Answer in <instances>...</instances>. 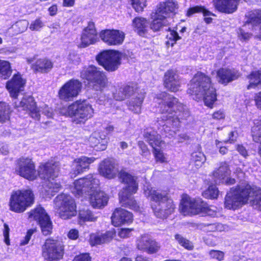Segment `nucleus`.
<instances>
[{
    "label": "nucleus",
    "instance_id": "obj_7",
    "mask_svg": "<svg viewBox=\"0 0 261 261\" xmlns=\"http://www.w3.org/2000/svg\"><path fill=\"white\" fill-rule=\"evenodd\" d=\"M81 76L88 81V88L95 91H102L108 84L107 79L103 71L93 65L83 69L81 72Z\"/></svg>",
    "mask_w": 261,
    "mask_h": 261
},
{
    "label": "nucleus",
    "instance_id": "obj_4",
    "mask_svg": "<svg viewBox=\"0 0 261 261\" xmlns=\"http://www.w3.org/2000/svg\"><path fill=\"white\" fill-rule=\"evenodd\" d=\"M144 193L146 196L150 197L152 200L155 201V203L152 205V208L156 217L166 218L174 212L175 204L165 192L147 187L144 190Z\"/></svg>",
    "mask_w": 261,
    "mask_h": 261
},
{
    "label": "nucleus",
    "instance_id": "obj_16",
    "mask_svg": "<svg viewBox=\"0 0 261 261\" xmlns=\"http://www.w3.org/2000/svg\"><path fill=\"white\" fill-rule=\"evenodd\" d=\"M16 172L26 179L34 180L37 176L35 164L29 158L21 157L17 162Z\"/></svg>",
    "mask_w": 261,
    "mask_h": 261
},
{
    "label": "nucleus",
    "instance_id": "obj_14",
    "mask_svg": "<svg viewBox=\"0 0 261 261\" xmlns=\"http://www.w3.org/2000/svg\"><path fill=\"white\" fill-rule=\"evenodd\" d=\"M64 253L63 245L58 241L48 239L42 246V255L47 261H58Z\"/></svg>",
    "mask_w": 261,
    "mask_h": 261
},
{
    "label": "nucleus",
    "instance_id": "obj_43",
    "mask_svg": "<svg viewBox=\"0 0 261 261\" xmlns=\"http://www.w3.org/2000/svg\"><path fill=\"white\" fill-rule=\"evenodd\" d=\"M133 25L136 28L138 33L140 35H143L145 33L146 28L147 25V20L142 17H136L133 21Z\"/></svg>",
    "mask_w": 261,
    "mask_h": 261
},
{
    "label": "nucleus",
    "instance_id": "obj_61",
    "mask_svg": "<svg viewBox=\"0 0 261 261\" xmlns=\"http://www.w3.org/2000/svg\"><path fill=\"white\" fill-rule=\"evenodd\" d=\"M73 261H91V257L87 253L82 254L76 256Z\"/></svg>",
    "mask_w": 261,
    "mask_h": 261
},
{
    "label": "nucleus",
    "instance_id": "obj_58",
    "mask_svg": "<svg viewBox=\"0 0 261 261\" xmlns=\"http://www.w3.org/2000/svg\"><path fill=\"white\" fill-rule=\"evenodd\" d=\"M36 228L30 229L28 230L27 234L24 237V239L21 241L20 243L21 245H25L27 244L30 240L33 234L36 231Z\"/></svg>",
    "mask_w": 261,
    "mask_h": 261
},
{
    "label": "nucleus",
    "instance_id": "obj_23",
    "mask_svg": "<svg viewBox=\"0 0 261 261\" xmlns=\"http://www.w3.org/2000/svg\"><path fill=\"white\" fill-rule=\"evenodd\" d=\"M112 222L115 226L132 222V214L121 208H117L111 217Z\"/></svg>",
    "mask_w": 261,
    "mask_h": 261
},
{
    "label": "nucleus",
    "instance_id": "obj_63",
    "mask_svg": "<svg viewBox=\"0 0 261 261\" xmlns=\"http://www.w3.org/2000/svg\"><path fill=\"white\" fill-rule=\"evenodd\" d=\"M254 100L257 108L261 110V91L255 94L254 96Z\"/></svg>",
    "mask_w": 261,
    "mask_h": 261
},
{
    "label": "nucleus",
    "instance_id": "obj_37",
    "mask_svg": "<svg viewBox=\"0 0 261 261\" xmlns=\"http://www.w3.org/2000/svg\"><path fill=\"white\" fill-rule=\"evenodd\" d=\"M53 64L49 60L41 59L38 60L35 64L32 66V68L37 72L46 73L53 68Z\"/></svg>",
    "mask_w": 261,
    "mask_h": 261
},
{
    "label": "nucleus",
    "instance_id": "obj_1",
    "mask_svg": "<svg viewBox=\"0 0 261 261\" xmlns=\"http://www.w3.org/2000/svg\"><path fill=\"white\" fill-rule=\"evenodd\" d=\"M156 99L162 115L161 119L165 122L164 126L178 128L181 123L190 116L187 107L172 95L165 92H161L156 94Z\"/></svg>",
    "mask_w": 261,
    "mask_h": 261
},
{
    "label": "nucleus",
    "instance_id": "obj_34",
    "mask_svg": "<svg viewBox=\"0 0 261 261\" xmlns=\"http://www.w3.org/2000/svg\"><path fill=\"white\" fill-rule=\"evenodd\" d=\"M172 21V18H166L156 15L155 18L150 24V28L153 32L160 31L164 27L169 25Z\"/></svg>",
    "mask_w": 261,
    "mask_h": 261
},
{
    "label": "nucleus",
    "instance_id": "obj_24",
    "mask_svg": "<svg viewBox=\"0 0 261 261\" xmlns=\"http://www.w3.org/2000/svg\"><path fill=\"white\" fill-rule=\"evenodd\" d=\"M241 74L235 69L221 68L217 72L218 81L222 84L226 85L230 82L237 80Z\"/></svg>",
    "mask_w": 261,
    "mask_h": 261
},
{
    "label": "nucleus",
    "instance_id": "obj_28",
    "mask_svg": "<svg viewBox=\"0 0 261 261\" xmlns=\"http://www.w3.org/2000/svg\"><path fill=\"white\" fill-rule=\"evenodd\" d=\"M249 23L253 26L254 38L261 41V10L252 11L249 15Z\"/></svg>",
    "mask_w": 261,
    "mask_h": 261
},
{
    "label": "nucleus",
    "instance_id": "obj_12",
    "mask_svg": "<svg viewBox=\"0 0 261 261\" xmlns=\"http://www.w3.org/2000/svg\"><path fill=\"white\" fill-rule=\"evenodd\" d=\"M122 54L115 50H106L96 56V59L98 64L109 72L116 70L120 65Z\"/></svg>",
    "mask_w": 261,
    "mask_h": 261
},
{
    "label": "nucleus",
    "instance_id": "obj_11",
    "mask_svg": "<svg viewBox=\"0 0 261 261\" xmlns=\"http://www.w3.org/2000/svg\"><path fill=\"white\" fill-rule=\"evenodd\" d=\"M59 163L51 162L40 166L38 171L39 177L48 181L47 187L51 192H57L61 188L59 182L54 181L58 175Z\"/></svg>",
    "mask_w": 261,
    "mask_h": 261
},
{
    "label": "nucleus",
    "instance_id": "obj_30",
    "mask_svg": "<svg viewBox=\"0 0 261 261\" xmlns=\"http://www.w3.org/2000/svg\"><path fill=\"white\" fill-rule=\"evenodd\" d=\"M177 4L172 0H168L166 2L161 3L156 12V15L166 18H171L170 15L177 8Z\"/></svg>",
    "mask_w": 261,
    "mask_h": 261
},
{
    "label": "nucleus",
    "instance_id": "obj_27",
    "mask_svg": "<svg viewBox=\"0 0 261 261\" xmlns=\"http://www.w3.org/2000/svg\"><path fill=\"white\" fill-rule=\"evenodd\" d=\"M95 160L94 158H88L85 156H81L74 160L72 164V169L71 174L75 176L82 173L85 169H88L90 164Z\"/></svg>",
    "mask_w": 261,
    "mask_h": 261
},
{
    "label": "nucleus",
    "instance_id": "obj_49",
    "mask_svg": "<svg viewBox=\"0 0 261 261\" xmlns=\"http://www.w3.org/2000/svg\"><path fill=\"white\" fill-rule=\"evenodd\" d=\"M168 30L169 31V33L167 35L168 41L166 42V44L173 46L176 41L180 39L181 37L179 36L176 31L171 30L170 28L168 29Z\"/></svg>",
    "mask_w": 261,
    "mask_h": 261
},
{
    "label": "nucleus",
    "instance_id": "obj_64",
    "mask_svg": "<svg viewBox=\"0 0 261 261\" xmlns=\"http://www.w3.org/2000/svg\"><path fill=\"white\" fill-rule=\"evenodd\" d=\"M225 117V114L222 110H219L214 112L213 114V118L215 119H221Z\"/></svg>",
    "mask_w": 261,
    "mask_h": 261
},
{
    "label": "nucleus",
    "instance_id": "obj_62",
    "mask_svg": "<svg viewBox=\"0 0 261 261\" xmlns=\"http://www.w3.org/2000/svg\"><path fill=\"white\" fill-rule=\"evenodd\" d=\"M9 228L7 224H4V230L3 232V234L5 238V242L7 244H9Z\"/></svg>",
    "mask_w": 261,
    "mask_h": 261
},
{
    "label": "nucleus",
    "instance_id": "obj_55",
    "mask_svg": "<svg viewBox=\"0 0 261 261\" xmlns=\"http://www.w3.org/2000/svg\"><path fill=\"white\" fill-rule=\"evenodd\" d=\"M43 26V22L38 18L33 21L30 26V29L32 31H38Z\"/></svg>",
    "mask_w": 261,
    "mask_h": 261
},
{
    "label": "nucleus",
    "instance_id": "obj_6",
    "mask_svg": "<svg viewBox=\"0 0 261 261\" xmlns=\"http://www.w3.org/2000/svg\"><path fill=\"white\" fill-rule=\"evenodd\" d=\"M61 113L65 116L72 117V121L76 124L84 123L93 115V110L91 105L85 101H77L61 110Z\"/></svg>",
    "mask_w": 261,
    "mask_h": 261
},
{
    "label": "nucleus",
    "instance_id": "obj_2",
    "mask_svg": "<svg viewBox=\"0 0 261 261\" xmlns=\"http://www.w3.org/2000/svg\"><path fill=\"white\" fill-rule=\"evenodd\" d=\"M74 185L72 192L75 196L89 195L90 202L93 207L101 208L107 205L108 196L99 190V181L96 175L89 174L75 180Z\"/></svg>",
    "mask_w": 261,
    "mask_h": 261
},
{
    "label": "nucleus",
    "instance_id": "obj_50",
    "mask_svg": "<svg viewBox=\"0 0 261 261\" xmlns=\"http://www.w3.org/2000/svg\"><path fill=\"white\" fill-rule=\"evenodd\" d=\"M10 110L9 106L4 102H0V117L5 122L9 118Z\"/></svg>",
    "mask_w": 261,
    "mask_h": 261
},
{
    "label": "nucleus",
    "instance_id": "obj_25",
    "mask_svg": "<svg viewBox=\"0 0 261 261\" xmlns=\"http://www.w3.org/2000/svg\"><path fill=\"white\" fill-rule=\"evenodd\" d=\"M25 81L22 79L19 73L14 74L11 81H8L7 88L9 90L10 95L14 98H17L18 93L21 91L25 85Z\"/></svg>",
    "mask_w": 261,
    "mask_h": 261
},
{
    "label": "nucleus",
    "instance_id": "obj_21",
    "mask_svg": "<svg viewBox=\"0 0 261 261\" xmlns=\"http://www.w3.org/2000/svg\"><path fill=\"white\" fill-rule=\"evenodd\" d=\"M81 39V46L83 47H86L97 41L98 40L97 33L94 22H89L88 26L83 31Z\"/></svg>",
    "mask_w": 261,
    "mask_h": 261
},
{
    "label": "nucleus",
    "instance_id": "obj_54",
    "mask_svg": "<svg viewBox=\"0 0 261 261\" xmlns=\"http://www.w3.org/2000/svg\"><path fill=\"white\" fill-rule=\"evenodd\" d=\"M238 37L240 39L247 41L248 40L253 34L245 32L243 29H239L238 32Z\"/></svg>",
    "mask_w": 261,
    "mask_h": 261
},
{
    "label": "nucleus",
    "instance_id": "obj_32",
    "mask_svg": "<svg viewBox=\"0 0 261 261\" xmlns=\"http://www.w3.org/2000/svg\"><path fill=\"white\" fill-rule=\"evenodd\" d=\"M89 141L90 145L96 150H104L107 148L108 138L105 135L94 133L90 136Z\"/></svg>",
    "mask_w": 261,
    "mask_h": 261
},
{
    "label": "nucleus",
    "instance_id": "obj_51",
    "mask_svg": "<svg viewBox=\"0 0 261 261\" xmlns=\"http://www.w3.org/2000/svg\"><path fill=\"white\" fill-rule=\"evenodd\" d=\"M250 202L254 208L261 211V190L256 192L254 198L251 200Z\"/></svg>",
    "mask_w": 261,
    "mask_h": 261
},
{
    "label": "nucleus",
    "instance_id": "obj_13",
    "mask_svg": "<svg viewBox=\"0 0 261 261\" xmlns=\"http://www.w3.org/2000/svg\"><path fill=\"white\" fill-rule=\"evenodd\" d=\"M54 203L62 219H70L76 215L75 203L70 196L64 193L60 194L55 199Z\"/></svg>",
    "mask_w": 261,
    "mask_h": 261
},
{
    "label": "nucleus",
    "instance_id": "obj_41",
    "mask_svg": "<svg viewBox=\"0 0 261 261\" xmlns=\"http://www.w3.org/2000/svg\"><path fill=\"white\" fill-rule=\"evenodd\" d=\"M29 25V22L26 20H20L17 21L8 29V31H13V35H16L25 32Z\"/></svg>",
    "mask_w": 261,
    "mask_h": 261
},
{
    "label": "nucleus",
    "instance_id": "obj_59",
    "mask_svg": "<svg viewBox=\"0 0 261 261\" xmlns=\"http://www.w3.org/2000/svg\"><path fill=\"white\" fill-rule=\"evenodd\" d=\"M69 62L73 64H77L80 61V58L79 55L75 53H70L68 57Z\"/></svg>",
    "mask_w": 261,
    "mask_h": 261
},
{
    "label": "nucleus",
    "instance_id": "obj_33",
    "mask_svg": "<svg viewBox=\"0 0 261 261\" xmlns=\"http://www.w3.org/2000/svg\"><path fill=\"white\" fill-rule=\"evenodd\" d=\"M143 137L145 140L153 148L159 146L161 143V137L152 128L144 129Z\"/></svg>",
    "mask_w": 261,
    "mask_h": 261
},
{
    "label": "nucleus",
    "instance_id": "obj_47",
    "mask_svg": "<svg viewBox=\"0 0 261 261\" xmlns=\"http://www.w3.org/2000/svg\"><path fill=\"white\" fill-rule=\"evenodd\" d=\"M196 13H202L204 16H210L212 14L210 11L206 10L204 7L201 6H196L190 8L187 11V15L188 16H190Z\"/></svg>",
    "mask_w": 261,
    "mask_h": 261
},
{
    "label": "nucleus",
    "instance_id": "obj_56",
    "mask_svg": "<svg viewBox=\"0 0 261 261\" xmlns=\"http://www.w3.org/2000/svg\"><path fill=\"white\" fill-rule=\"evenodd\" d=\"M38 111L39 114L40 112H42L43 114L46 116L48 118H52L54 115L52 109L46 105L42 107L41 109L39 111L38 110Z\"/></svg>",
    "mask_w": 261,
    "mask_h": 261
},
{
    "label": "nucleus",
    "instance_id": "obj_20",
    "mask_svg": "<svg viewBox=\"0 0 261 261\" xmlns=\"http://www.w3.org/2000/svg\"><path fill=\"white\" fill-rule=\"evenodd\" d=\"M136 246L139 250L148 253H155L160 248L158 243L147 235H143L139 238L137 240Z\"/></svg>",
    "mask_w": 261,
    "mask_h": 261
},
{
    "label": "nucleus",
    "instance_id": "obj_8",
    "mask_svg": "<svg viewBox=\"0 0 261 261\" xmlns=\"http://www.w3.org/2000/svg\"><path fill=\"white\" fill-rule=\"evenodd\" d=\"M34 202V195L32 190H24L14 191L9 201L10 210L21 213L31 206Z\"/></svg>",
    "mask_w": 261,
    "mask_h": 261
},
{
    "label": "nucleus",
    "instance_id": "obj_3",
    "mask_svg": "<svg viewBox=\"0 0 261 261\" xmlns=\"http://www.w3.org/2000/svg\"><path fill=\"white\" fill-rule=\"evenodd\" d=\"M188 93L196 101L203 99L210 108L217 100L216 90L212 85L211 78L201 72H198L191 80Z\"/></svg>",
    "mask_w": 261,
    "mask_h": 261
},
{
    "label": "nucleus",
    "instance_id": "obj_35",
    "mask_svg": "<svg viewBox=\"0 0 261 261\" xmlns=\"http://www.w3.org/2000/svg\"><path fill=\"white\" fill-rule=\"evenodd\" d=\"M113 233L107 231L103 234H92L90 235V242L92 245H100L110 242L113 238Z\"/></svg>",
    "mask_w": 261,
    "mask_h": 261
},
{
    "label": "nucleus",
    "instance_id": "obj_9",
    "mask_svg": "<svg viewBox=\"0 0 261 261\" xmlns=\"http://www.w3.org/2000/svg\"><path fill=\"white\" fill-rule=\"evenodd\" d=\"M251 192V189L248 185L231 188L225 196V207L235 210L247 202Z\"/></svg>",
    "mask_w": 261,
    "mask_h": 261
},
{
    "label": "nucleus",
    "instance_id": "obj_17",
    "mask_svg": "<svg viewBox=\"0 0 261 261\" xmlns=\"http://www.w3.org/2000/svg\"><path fill=\"white\" fill-rule=\"evenodd\" d=\"M82 88L81 83L77 80H71L66 82L59 90L58 95L60 99L66 101H72L76 97Z\"/></svg>",
    "mask_w": 261,
    "mask_h": 261
},
{
    "label": "nucleus",
    "instance_id": "obj_22",
    "mask_svg": "<svg viewBox=\"0 0 261 261\" xmlns=\"http://www.w3.org/2000/svg\"><path fill=\"white\" fill-rule=\"evenodd\" d=\"M100 174L108 178H113L118 172L117 164L110 159H106L102 161L98 168Z\"/></svg>",
    "mask_w": 261,
    "mask_h": 261
},
{
    "label": "nucleus",
    "instance_id": "obj_46",
    "mask_svg": "<svg viewBox=\"0 0 261 261\" xmlns=\"http://www.w3.org/2000/svg\"><path fill=\"white\" fill-rule=\"evenodd\" d=\"M79 218L83 221H95L97 216H95L89 209H82L80 210Z\"/></svg>",
    "mask_w": 261,
    "mask_h": 261
},
{
    "label": "nucleus",
    "instance_id": "obj_45",
    "mask_svg": "<svg viewBox=\"0 0 261 261\" xmlns=\"http://www.w3.org/2000/svg\"><path fill=\"white\" fill-rule=\"evenodd\" d=\"M176 241L182 247L188 250H192L194 248L193 243L189 240L184 237L180 234H176L174 236Z\"/></svg>",
    "mask_w": 261,
    "mask_h": 261
},
{
    "label": "nucleus",
    "instance_id": "obj_57",
    "mask_svg": "<svg viewBox=\"0 0 261 261\" xmlns=\"http://www.w3.org/2000/svg\"><path fill=\"white\" fill-rule=\"evenodd\" d=\"M153 149L154 150V153L156 161L161 163L165 162L166 161V158L165 157L163 153L155 147Z\"/></svg>",
    "mask_w": 261,
    "mask_h": 261
},
{
    "label": "nucleus",
    "instance_id": "obj_52",
    "mask_svg": "<svg viewBox=\"0 0 261 261\" xmlns=\"http://www.w3.org/2000/svg\"><path fill=\"white\" fill-rule=\"evenodd\" d=\"M133 7L137 12L143 11L144 7L146 6V0H131Z\"/></svg>",
    "mask_w": 261,
    "mask_h": 261
},
{
    "label": "nucleus",
    "instance_id": "obj_15",
    "mask_svg": "<svg viewBox=\"0 0 261 261\" xmlns=\"http://www.w3.org/2000/svg\"><path fill=\"white\" fill-rule=\"evenodd\" d=\"M30 218L37 221L41 229L42 233L47 236L51 233L53 227L49 216L41 206H37L29 213Z\"/></svg>",
    "mask_w": 261,
    "mask_h": 261
},
{
    "label": "nucleus",
    "instance_id": "obj_39",
    "mask_svg": "<svg viewBox=\"0 0 261 261\" xmlns=\"http://www.w3.org/2000/svg\"><path fill=\"white\" fill-rule=\"evenodd\" d=\"M145 96V92H140L138 93L135 98H133L129 102V109L135 113L139 114L141 112V105Z\"/></svg>",
    "mask_w": 261,
    "mask_h": 261
},
{
    "label": "nucleus",
    "instance_id": "obj_31",
    "mask_svg": "<svg viewBox=\"0 0 261 261\" xmlns=\"http://www.w3.org/2000/svg\"><path fill=\"white\" fill-rule=\"evenodd\" d=\"M137 88L136 85H127L116 89L113 92V97L116 100L122 101L135 94Z\"/></svg>",
    "mask_w": 261,
    "mask_h": 261
},
{
    "label": "nucleus",
    "instance_id": "obj_29",
    "mask_svg": "<svg viewBox=\"0 0 261 261\" xmlns=\"http://www.w3.org/2000/svg\"><path fill=\"white\" fill-rule=\"evenodd\" d=\"M238 0H214L216 8L225 13H232L237 9Z\"/></svg>",
    "mask_w": 261,
    "mask_h": 261
},
{
    "label": "nucleus",
    "instance_id": "obj_60",
    "mask_svg": "<svg viewBox=\"0 0 261 261\" xmlns=\"http://www.w3.org/2000/svg\"><path fill=\"white\" fill-rule=\"evenodd\" d=\"M132 229L127 228L120 229L118 231V236L121 238H126L129 236Z\"/></svg>",
    "mask_w": 261,
    "mask_h": 261
},
{
    "label": "nucleus",
    "instance_id": "obj_53",
    "mask_svg": "<svg viewBox=\"0 0 261 261\" xmlns=\"http://www.w3.org/2000/svg\"><path fill=\"white\" fill-rule=\"evenodd\" d=\"M208 255L211 259L221 261L223 259L224 252L218 250H211L208 251Z\"/></svg>",
    "mask_w": 261,
    "mask_h": 261
},
{
    "label": "nucleus",
    "instance_id": "obj_48",
    "mask_svg": "<svg viewBox=\"0 0 261 261\" xmlns=\"http://www.w3.org/2000/svg\"><path fill=\"white\" fill-rule=\"evenodd\" d=\"M218 194V189L215 185L209 186L207 189L202 192L203 196L208 199L217 198Z\"/></svg>",
    "mask_w": 261,
    "mask_h": 261
},
{
    "label": "nucleus",
    "instance_id": "obj_36",
    "mask_svg": "<svg viewBox=\"0 0 261 261\" xmlns=\"http://www.w3.org/2000/svg\"><path fill=\"white\" fill-rule=\"evenodd\" d=\"M247 78L249 80V84L247 89H261V70L252 71Z\"/></svg>",
    "mask_w": 261,
    "mask_h": 261
},
{
    "label": "nucleus",
    "instance_id": "obj_5",
    "mask_svg": "<svg viewBox=\"0 0 261 261\" xmlns=\"http://www.w3.org/2000/svg\"><path fill=\"white\" fill-rule=\"evenodd\" d=\"M118 176L121 181L127 185L119 193V200L122 205L135 211H139V206L133 196L138 190L136 178L124 170H121Z\"/></svg>",
    "mask_w": 261,
    "mask_h": 261
},
{
    "label": "nucleus",
    "instance_id": "obj_38",
    "mask_svg": "<svg viewBox=\"0 0 261 261\" xmlns=\"http://www.w3.org/2000/svg\"><path fill=\"white\" fill-rule=\"evenodd\" d=\"M251 132L253 141L260 144L258 154L261 157V120H254Z\"/></svg>",
    "mask_w": 261,
    "mask_h": 261
},
{
    "label": "nucleus",
    "instance_id": "obj_19",
    "mask_svg": "<svg viewBox=\"0 0 261 261\" xmlns=\"http://www.w3.org/2000/svg\"><path fill=\"white\" fill-rule=\"evenodd\" d=\"M100 37L108 45H117L122 43L125 35L119 30H105L100 32Z\"/></svg>",
    "mask_w": 261,
    "mask_h": 261
},
{
    "label": "nucleus",
    "instance_id": "obj_42",
    "mask_svg": "<svg viewBox=\"0 0 261 261\" xmlns=\"http://www.w3.org/2000/svg\"><path fill=\"white\" fill-rule=\"evenodd\" d=\"M12 74L10 64L9 62L0 60V78L8 79Z\"/></svg>",
    "mask_w": 261,
    "mask_h": 261
},
{
    "label": "nucleus",
    "instance_id": "obj_10",
    "mask_svg": "<svg viewBox=\"0 0 261 261\" xmlns=\"http://www.w3.org/2000/svg\"><path fill=\"white\" fill-rule=\"evenodd\" d=\"M179 209L185 216L196 215L200 213L210 216L215 215V211L212 210L207 203L200 199H192L187 196L182 198Z\"/></svg>",
    "mask_w": 261,
    "mask_h": 261
},
{
    "label": "nucleus",
    "instance_id": "obj_18",
    "mask_svg": "<svg viewBox=\"0 0 261 261\" xmlns=\"http://www.w3.org/2000/svg\"><path fill=\"white\" fill-rule=\"evenodd\" d=\"M14 98L15 101L14 104L16 108L24 111H29L32 118L39 120L40 114L36 108L33 97L31 95H24L20 101L17 100L16 98Z\"/></svg>",
    "mask_w": 261,
    "mask_h": 261
},
{
    "label": "nucleus",
    "instance_id": "obj_40",
    "mask_svg": "<svg viewBox=\"0 0 261 261\" xmlns=\"http://www.w3.org/2000/svg\"><path fill=\"white\" fill-rule=\"evenodd\" d=\"M230 173L228 164L225 162L220 163L219 168L213 172L214 177L217 180H222Z\"/></svg>",
    "mask_w": 261,
    "mask_h": 261
},
{
    "label": "nucleus",
    "instance_id": "obj_26",
    "mask_svg": "<svg viewBox=\"0 0 261 261\" xmlns=\"http://www.w3.org/2000/svg\"><path fill=\"white\" fill-rule=\"evenodd\" d=\"M164 84L165 87L171 92H176L179 90L180 82L178 75L174 70H169L165 72Z\"/></svg>",
    "mask_w": 261,
    "mask_h": 261
},
{
    "label": "nucleus",
    "instance_id": "obj_44",
    "mask_svg": "<svg viewBox=\"0 0 261 261\" xmlns=\"http://www.w3.org/2000/svg\"><path fill=\"white\" fill-rule=\"evenodd\" d=\"M191 156V162L197 169L201 167L206 160L204 154L201 152H193Z\"/></svg>",
    "mask_w": 261,
    "mask_h": 261
}]
</instances>
